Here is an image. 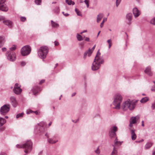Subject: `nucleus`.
I'll return each mask as SVG.
<instances>
[{
	"instance_id": "58",
	"label": "nucleus",
	"mask_w": 155,
	"mask_h": 155,
	"mask_svg": "<svg viewBox=\"0 0 155 155\" xmlns=\"http://www.w3.org/2000/svg\"><path fill=\"white\" fill-rule=\"evenodd\" d=\"M84 40L85 41H90V39L88 37H86V38H85Z\"/></svg>"
},
{
	"instance_id": "15",
	"label": "nucleus",
	"mask_w": 155,
	"mask_h": 155,
	"mask_svg": "<svg viewBox=\"0 0 155 155\" xmlns=\"http://www.w3.org/2000/svg\"><path fill=\"white\" fill-rule=\"evenodd\" d=\"M58 140L55 137L50 138V139H48V143L51 144H55L58 142Z\"/></svg>"
},
{
	"instance_id": "50",
	"label": "nucleus",
	"mask_w": 155,
	"mask_h": 155,
	"mask_svg": "<svg viewBox=\"0 0 155 155\" xmlns=\"http://www.w3.org/2000/svg\"><path fill=\"white\" fill-rule=\"evenodd\" d=\"M34 111L31 110H28L27 111V114H29L31 113H33Z\"/></svg>"
},
{
	"instance_id": "37",
	"label": "nucleus",
	"mask_w": 155,
	"mask_h": 155,
	"mask_svg": "<svg viewBox=\"0 0 155 155\" xmlns=\"http://www.w3.org/2000/svg\"><path fill=\"white\" fill-rule=\"evenodd\" d=\"M107 20V18H103V20L100 25V27L101 28H102L103 27L104 22L105 21H106Z\"/></svg>"
},
{
	"instance_id": "40",
	"label": "nucleus",
	"mask_w": 155,
	"mask_h": 155,
	"mask_svg": "<svg viewBox=\"0 0 155 155\" xmlns=\"http://www.w3.org/2000/svg\"><path fill=\"white\" fill-rule=\"evenodd\" d=\"M153 82L154 84V85L151 86V90L153 92H155V81H153Z\"/></svg>"
},
{
	"instance_id": "33",
	"label": "nucleus",
	"mask_w": 155,
	"mask_h": 155,
	"mask_svg": "<svg viewBox=\"0 0 155 155\" xmlns=\"http://www.w3.org/2000/svg\"><path fill=\"white\" fill-rule=\"evenodd\" d=\"M101 53L99 52V50H98L97 52L96 55L95 57V59H97L99 58H103L102 57L100 56L101 55Z\"/></svg>"
},
{
	"instance_id": "29",
	"label": "nucleus",
	"mask_w": 155,
	"mask_h": 155,
	"mask_svg": "<svg viewBox=\"0 0 155 155\" xmlns=\"http://www.w3.org/2000/svg\"><path fill=\"white\" fill-rule=\"evenodd\" d=\"M109 135L110 137L111 138H113L114 137H115L116 136V132H112L109 131Z\"/></svg>"
},
{
	"instance_id": "20",
	"label": "nucleus",
	"mask_w": 155,
	"mask_h": 155,
	"mask_svg": "<svg viewBox=\"0 0 155 155\" xmlns=\"http://www.w3.org/2000/svg\"><path fill=\"white\" fill-rule=\"evenodd\" d=\"M3 23L5 25L8 26L9 27H11L12 25V22L9 20H4L3 21Z\"/></svg>"
},
{
	"instance_id": "34",
	"label": "nucleus",
	"mask_w": 155,
	"mask_h": 155,
	"mask_svg": "<svg viewBox=\"0 0 155 155\" xmlns=\"http://www.w3.org/2000/svg\"><path fill=\"white\" fill-rule=\"evenodd\" d=\"M65 2L68 4L69 5L71 4L73 5L74 4V2H72L71 0H66Z\"/></svg>"
},
{
	"instance_id": "7",
	"label": "nucleus",
	"mask_w": 155,
	"mask_h": 155,
	"mask_svg": "<svg viewBox=\"0 0 155 155\" xmlns=\"http://www.w3.org/2000/svg\"><path fill=\"white\" fill-rule=\"evenodd\" d=\"M10 105L5 104L2 106L0 109V113L3 115H5L7 114L10 110Z\"/></svg>"
},
{
	"instance_id": "52",
	"label": "nucleus",
	"mask_w": 155,
	"mask_h": 155,
	"mask_svg": "<svg viewBox=\"0 0 155 155\" xmlns=\"http://www.w3.org/2000/svg\"><path fill=\"white\" fill-rule=\"evenodd\" d=\"M45 136L47 138V140L48 139H50V138L49 137V135L48 133H46V134H45Z\"/></svg>"
},
{
	"instance_id": "55",
	"label": "nucleus",
	"mask_w": 155,
	"mask_h": 155,
	"mask_svg": "<svg viewBox=\"0 0 155 155\" xmlns=\"http://www.w3.org/2000/svg\"><path fill=\"white\" fill-rule=\"evenodd\" d=\"M95 47H96V45H95L93 47V48H92V49H90V51H92V53L93 50H94V49H95Z\"/></svg>"
},
{
	"instance_id": "41",
	"label": "nucleus",
	"mask_w": 155,
	"mask_h": 155,
	"mask_svg": "<svg viewBox=\"0 0 155 155\" xmlns=\"http://www.w3.org/2000/svg\"><path fill=\"white\" fill-rule=\"evenodd\" d=\"M23 114L24 113H19L16 115V118H18L20 117H23Z\"/></svg>"
},
{
	"instance_id": "9",
	"label": "nucleus",
	"mask_w": 155,
	"mask_h": 155,
	"mask_svg": "<svg viewBox=\"0 0 155 155\" xmlns=\"http://www.w3.org/2000/svg\"><path fill=\"white\" fill-rule=\"evenodd\" d=\"M7 59L10 61H13L16 59V54L12 51H8L6 54Z\"/></svg>"
},
{
	"instance_id": "14",
	"label": "nucleus",
	"mask_w": 155,
	"mask_h": 155,
	"mask_svg": "<svg viewBox=\"0 0 155 155\" xmlns=\"http://www.w3.org/2000/svg\"><path fill=\"white\" fill-rule=\"evenodd\" d=\"M132 16V14L130 13L127 14L126 15V19L128 21L127 24L129 25H130L131 23Z\"/></svg>"
},
{
	"instance_id": "22",
	"label": "nucleus",
	"mask_w": 155,
	"mask_h": 155,
	"mask_svg": "<svg viewBox=\"0 0 155 155\" xmlns=\"http://www.w3.org/2000/svg\"><path fill=\"white\" fill-rule=\"evenodd\" d=\"M5 41V37L0 36V48L2 47Z\"/></svg>"
},
{
	"instance_id": "12",
	"label": "nucleus",
	"mask_w": 155,
	"mask_h": 155,
	"mask_svg": "<svg viewBox=\"0 0 155 155\" xmlns=\"http://www.w3.org/2000/svg\"><path fill=\"white\" fill-rule=\"evenodd\" d=\"M10 103L12 106L14 107H16L18 104V102L15 96H11L10 97Z\"/></svg>"
},
{
	"instance_id": "1",
	"label": "nucleus",
	"mask_w": 155,
	"mask_h": 155,
	"mask_svg": "<svg viewBox=\"0 0 155 155\" xmlns=\"http://www.w3.org/2000/svg\"><path fill=\"white\" fill-rule=\"evenodd\" d=\"M138 100H131L128 99L124 102L122 106L124 110H126L129 109L130 110H132L135 108Z\"/></svg>"
},
{
	"instance_id": "30",
	"label": "nucleus",
	"mask_w": 155,
	"mask_h": 155,
	"mask_svg": "<svg viewBox=\"0 0 155 155\" xmlns=\"http://www.w3.org/2000/svg\"><path fill=\"white\" fill-rule=\"evenodd\" d=\"M113 146L114 147L113 151L111 154V155H117V149L116 148H115V147L114 145H113Z\"/></svg>"
},
{
	"instance_id": "39",
	"label": "nucleus",
	"mask_w": 155,
	"mask_h": 155,
	"mask_svg": "<svg viewBox=\"0 0 155 155\" xmlns=\"http://www.w3.org/2000/svg\"><path fill=\"white\" fill-rule=\"evenodd\" d=\"M75 12H76V13H77V15L78 16H82V15L81 12L78 9L76 8L75 9Z\"/></svg>"
},
{
	"instance_id": "48",
	"label": "nucleus",
	"mask_w": 155,
	"mask_h": 155,
	"mask_svg": "<svg viewBox=\"0 0 155 155\" xmlns=\"http://www.w3.org/2000/svg\"><path fill=\"white\" fill-rule=\"evenodd\" d=\"M16 49V47L15 45H14L12 46L10 48L9 51H12L15 50Z\"/></svg>"
},
{
	"instance_id": "18",
	"label": "nucleus",
	"mask_w": 155,
	"mask_h": 155,
	"mask_svg": "<svg viewBox=\"0 0 155 155\" xmlns=\"http://www.w3.org/2000/svg\"><path fill=\"white\" fill-rule=\"evenodd\" d=\"M31 91L34 95H35L39 91H41V88L38 87L36 86L34 87L31 89Z\"/></svg>"
},
{
	"instance_id": "45",
	"label": "nucleus",
	"mask_w": 155,
	"mask_h": 155,
	"mask_svg": "<svg viewBox=\"0 0 155 155\" xmlns=\"http://www.w3.org/2000/svg\"><path fill=\"white\" fill-rule=\"evenodd\" d=\"M150 23L155 25V17L151 20Z\"/></svg>"
},
{
	"instance_id": "8",
	"label": "nucleus",
	"mask_w": 155,
	"mask_h": 155,
	"mask_svg": "<svg viewBox=\"0 0 155 155\" xmlns=\"http://www.w3.org/2000/svg\"><path fill=\"white\" fill-rule=\"evenodd\" d=\"M31 51V48L29 45L24 46L21 49V53L23 56H25L29 54Z\"/></svg>"
},
{
	"instance_id": "5",
	"label": "nucleus",
	"mask_w": 155,
	"mask_h": 155,
	"mask_svg": "<svg viewBox=\"0 0 155 155\" xmlns=\"http://www.w3.org/2000/svg\"><path fill=\"white\" fill-rule=\"evenodd\" d=\"M45 123L44 122H41L39 123L38 124L34 129V131L35 134H38V132L41 134H42L46 131V129L44 127Z\"/></svg>"
},
{
	"instance_id": "49",
	"label": "nucleus",
	"mask_w": 155,
	"mask_h": 155,
	"mask_svg": "<svg viewBox=\"0 0 155 155\" xmlns=\"http://www.w3.org/2000/svg\"><path fill=\"white\" fill-rule=\"evenodd\" d=\"M84 2L87 5V7L88 8L89 6V0H85Z\"/></svg>"
},
{
	"instance_id": "44",
	"label": "nucleus",
	"mask_w": 155,
	"mask_h": 155,
	"mask_svg": "<svg viewBox=\"0 0 155 155\" xmlns=\"http://www.w3.org/2000/svg\"><path fill=\"white\" fill-rule=\"evenodd\" d=\"M122 0H116V5L117 7H118L120 4Z\"/></svg>"
},
{
	"instance_id": "23",
	"label": "nucleus",
	"mask_w": 155,
	"mask_h": 155,
	"mask_svg": "<svg viewBox=\"0 0 155 155\" xmlns=\"http://www.w3.org/2000/svg\"><path fill=\"white\" fill-rule=\"evenodd\" d=\"M104 16V15L102 13H99L97 16V22L99 23Z\"/></svg>"
},
{
	"instance_id": "47",
	"label": "nucleus",
	"mask_w": 155,
	"mask_h": 155,
	"mask_svg": "<svg viewBox=\"0 0 155 155\" xmlns=\"http://www.w3.org/2000/svg\"><path fill=\"white\" fill-rule=\"evenodd\" d=\"M26 64V63L24 61H22L20 62V65L22 67L25 65Z\"/></svg>"
},
{
	"instance_id": "31",
	"label": "nucleus",
	"mask_w": 155,
	"mask_h": 155,
	"mask_svg": "<svg viewBox=\"0 0 155 155\" xmlns=\"http://www.w3.org/2000/svg\"><path fill=\"white\" fill-rule=\"evenodd\" d=\"M76 37L78 41H81L83 40L82 37L79 34H77Z\"/></svg>"
},
{
	"instance_id": "60",
	"label": "nucleus",
	"mask_w": 155,
	"mask_h": 155,
	"mask_svg": "<svg viewBox=\"0 0 155 155\" xmlns=\"http://www.w3.org/2000/svg\"><path fill=\"white\" fill-rule=\"evenodd\" d=\"M4 130V128L3 127H0V132H2Z\"/></svg>"
},
{
	"instance_id": "54",
	"label": "nucleus",
	"mask_w": 155,
	"mask_h": 155,
	"mask_svg": "<svg viewBox=\"0 0 155 155\" xmlns=\"http://www.w3.org/2000/svg\"><path fill=\"white\" fill-rule=\"evenodd\" d=\"M5 19L4 16L0 15V21L2 20H4Z\"/></svg>"
},
{
	"instance_id": "36",
	"label": "nucleus",
	"mask_w": 155,
	"mask_h": 155,
	"mask_svg": "<svg viewBox=\"0 0 155 155\" xmlns=\"http://www.w3.org/2000/svg\"><path fill=\"white\" fill-rule=\"evenodd\" d=\"M107 42L109 44L108 48L109 49H110L111 48L112 45V41L111 39H110L108 40L107 41Z\"/></svg>"
},
{
	"instance_id": "53",
	"label": "nucleus",
	"mask_w": 155,
	"mask_h": 155,
	"mask_svg": "<svg viewBox=\"0 0 155 155\" xmlns=\"http://www.w3.org/2000/svg\"><path fill=\"white\" fill-rule=\"evenodd\" d=\"M33 113H35L37 115H39L40 114V112L38 110L34 111Z\"/></svg>"
},
{
	"instance_id": "42",
	"label": "nucleus",
	"mask_w": 155,
	"mask_h": 155,
	"mask_svg": "<svg viewBox=\"0 0 155 155\" xmlns=\"http://www.w3.org/2000/svg\"><path fill=\"white\" fill-rule=\"evenodd\" d=\"M35 2L37 5H40L41 3V0H35Z\"/></svg>"
},
{
	"instance_id": "57",
	"label": "nucleus",
	"mask_w": 155,
	"mask_h": 155,
	"mask_svg": "<svg viewBox=\"0 0 155 155\" xmlns=\"http://www.w3.org/2000/svg\"><path fill=\"white\" fill-rule=\"evenodd\" d=\"M45 82V80H41L40 82H39V84H42L43 83Z\"/></svg>"
},
{
	"instance_id": "43",
	"label": "nucleus",
	"mask_w": 155,
	"mask_h": 155,
	"mask_svg": "<svg viewBox=\"0 0 155 155\" xmlns=\"http://www.w3.org/2000/svg\"><path fill=\"white\" fill-rule=\"evenodd\" d=\"M84 42H81L79 44V46L80 47L81 49H83L84 48Z\"/></svg>"
},
{
	"instance_id": "51",
	"label": "nucleus",
	"mask_w": 155,
	"mask_h": 155,
	"mask_svg": "<svg viewBox=\"0 0 155 155\" xmlns=\"http://www.w3.org/2000/svg\"><path fill=\"white\" fill-rule=\"evenodd\" d=\"M151 107L152 110L155 109V102L152 104Z\"/></svg>"
},
{
	"instance_id": "38",
	"label": "nucleus",
	"mask_w": 155,
	"mask_h": 155,
	"mask_svg": "<svg viewBox=\"0 0 155 155\" xmlns=\"http://www.w3.org/2000/svg\"><path fill=\"white\" fill-rule=\"evenodd\" d=\"M59 8L58 7H56L54 10V11L56 14H58L59 12Z\"/></svg>"
},
{
	"instance_id": "16",
	"label": "nucleus",
	"mask_w": 155,
	"mask_h": 155,
	"mask_svg": "<svg viewBox=\"0 0 155 155\" xmlns=\"http://www.w3.org/2000/svg\"><path fill=\"white\" fill-rule=\"evenodd\" d=\"M0 10L4 12H7L8 8L5 2L0 3Z\"/></svg>"
},
{
	"instance_id": "64",
	"label": "nucleus",
	"mask_w": 155,
	"mask_h": 155,
	"mask_svg": "<svg viewBox=\"0 0 155 155\" xmlns=\"http://www.w3.org/2000/svg\"><path fill=\"white\" fill-rule=\"evenodd\" d=\"M87 31V30H84V31H83L82 32H81L80 33V34H82L83 33H85V32H86Z\"/></svg>"
},
{
	"instance_id": "24",
	"label": "nucleus",
	"mask_w": 155,
	"mask_h": 155,
	"mask_svg": "<svg viewBox=\"0 0 155 155\" xmlns=\"http://www.w3.org/2000/svg\"><path fill=\"white\" fill-rule=\"evenodd\" d=\"M51 26L53 28H58L59 26V25L57 23L54 21L52 20L51 21Z\"/></svg>"
},
{
	"instance_id": "28",
	"label": "nucleus",
	"mask_w": 155,
	"mask_h": 155,
	"mask_svg": "<svg viewBox=\"0 0 155 155\" xmlns=\"http://www.w3.org/2000/svg\"><path fill=\"white\" fill-rule=\"evenodd\" d=\"M117 130V127L116 126H113L111 127L109 131L116 132Z\"/></svg>"
},
{
	"instance_id": "2",
	"label": "nucleus",
	"mask_w": 155,
	"mask_h": 155,
	"mask_svg": "<svg viewBox=\"0 0 155 155\" xmlns=\"http://www.w3.org/2000/svg\"><path fill=\"white\" fill-rule=\"evenodd\" d=\"M32 143L31 140H28L22 144H17L16 147L18 148H23L25 149L24 152L26 154L29 153L32 148Z\"/></svg>"
},
{
	"instance_id": "62",
	"label": "nucleus",
	"mask_w": 155,
	"mask_h": 155,
	"mask_svg": "<svg viewBox=\"0 0 155 155\" xmlns=\"http://www.w3.org/2000/svg\"><path fill=\"white\" fill-rule=\"evenodd\" d=\"M0 155H7V154L4 153V152H2L0 153Z\"/></svg>"
},
{
	"instance_id": "21",
	"label": "nucleus",
	"mask_w": 155,
	"mask_h": 155,
	"mask_svg": "<svg viewBox=\"0 0 155 155\" xmlns=\"http://www.w3.org/2000/svg\"><path fill=\"white\" fill-rule=\"evenodd\" d=\"M144 72L146 74L150 76H152L153 74L151 71V68L150 67H148L146 68Z\"/></svg>"
},
{
	"instance_id": "26",
	"label": "nucleus",
	"mask_w": 155,
	"mask_h": 155,
	"mask_svg": "<svg viewBox=\"0 0 155 155\" xmlns=\"http://www.w3.org/2000/svg\"><path fill=\"white\" fill-rule=\"evenodd\" d=\"M153 144V143L151 142H148L145 146V148L146 150L149 149L151 147Z\"/></svg>"
},
{
	"instance_id": "35",
	"label": "nucleus",
	"mask_w": 155,
	"mask_h": 155,
	"mask_svg": "<svg viewBox=\"0 0 155 155\" xmlns=\"http://www.w3.org/2000/svg\"><path fill=\"white\" fill-rule=\"evenodd\" d=\"M100 152L101 151L99 149V146H98L97 149L94 150V152L98 155L100 154Z\"/></svg>"
},
{
	"instance_id": "46",
	"label": "nucleus",
	"mask_w": 155,
	"mask_h": 155,
	"mask_svg": "<svg viewBox=\"0 0 155 155\" xmlns=\"http://www.w3.org/2000/svg\"><path fill=\"white\" fill-rule=\"evenodd\" d=\"M20 20L22 21H25L26 20V18L25 17L21 16L20 18Z\"/></svg>"
},
{
	"instance_id": "13",
	"label": "nucleus",
	"mask_w": 155,
	"mask_h": 155,
	"mask_svg": "<svg viewBox=\"0 0 155 155\" xmlns=\"http://www.w3.org/2000/svg\"><path fill=\"white\" fill-rule=\"evenodd\" d=\"M133 12L135 18L138 17L141 14L140 11L136 7H135L133 9Z\"/></svg>"
},
{
	"instance_id": "17",
	"label": "nucleus",
	"mask_w": 155,
	"mask_h": 155,
	"mask_svg": "<svg viewBox=\"0 0 155 155\" xmlns=\"http://www.w3.org/2000/svg\"><path fill=\"white\" fill-rule=\"evenodd\" d=\"M92 54V51H90V48H89L88 50L86 51H85L84 54L83 59H85L87 56L88 57H90Z\"/></svg>"
},
{
	"instance_id": "10",
	"label": "nucleus",
	"mask_w": 155,
	"mask_h": 155,
	"mask_svg": "<svg viewBox=\"0 0 155 155\" xmlns=\"http://www.w3.org/2000/svg\"><path fill=\"white\" fill-rule=\"evenodd\" d=\"M21 85L18 83H16L14 86L13 89L14 92L16 94H20L22 91V90L21 88Z\"/></svg>"
},
{
	"instance_id": "32",
	"label": "nucleus",
	"mask_w": 155,
	"mask_h": 155,
	"mask_svg": "<svg viewBox=\"0 0 155 155\" xmlns=\"http://www.w3.org/2000/svg\"><path fill=\"white\" fill-rule=\"evenodd\" d=\"M117 140V138L116 137V139L114 141V145L115 146H119L121 144V143L120 141H118Z\"/></svg>"
},
{
	"instance_id": "27",
	"label": "nucleus",
	"mask_w": 155,
	"mask_h": 155,
	"mask_svg": "<svg viewBox=\"0 0 155 155\" xmlns=\"http://www.w3.org/2000/svg\"><path fill=\"white\" fill-rule=\"evenodd\" d=\"M149 100V98L148 97H145L142 98L140 101L141 103H145L147 101Z\"/></svg>"
},
{
	"instance_id": "59",
	"label": "nucleus",
	"mask_w": 155,
	"mask_h": 155,
	"mask_svg": "<svg viewBox=\"0 0 155 155\" xmlns=\"http://www.w3.org/2000/svg\"><path fill=\"white\" fill-rule=\"evenodd\" d=\"M62 13L66 17H67L69 15V14L68 13H66L65 14H64V12H63Z\"/></svg>"
},
{
	"instance_id": "6",
	"label": "nucleus",
	"mask_w": 155,
	"mask_h": 155,
	"mask_svg": "<svg viewBox=\"0 0 155 155\" xmlns=\"http://www.w3.org/2000/svg\"><path fill=\"white\" fill-rule=\"evenodd\" d=\"M122 100V97L120 94H117L114 96L113 104L115 106V108L117 109H120Z\"/></svg>"
},
{
	"instance_id": "25",
	"label": "nucleus",
	"mask_w": 155,
	"mask_h": 155,
	"mask_svg": "<svg viewBox=\"0 0 155 155\" xmlns=\"http://www.w3.org/2000/svg\"><path fill=\"white\" fill-rule=\"evenodd\" d=\"M6 122L5 119L2 118H0V127H1Z\"/></svg>"
},
{
	"instance_id": "19",
	"label": "nucleus",
	"mask_w": 155,
	"mask_h": 155,
	"mask_svg": "<svg viewBox=\"0 0 155 155\" xmlns=\"http://www.w3.org/2000/svg\"><path fill=\"white\" fill-rule=\"evenodd\" d=\"M130 130L132 139L133 140H134L136 139L137 137V136L135 132V130L134 129H131Z\"/></svg>"
},
{
	"instance_id": "56",
	"label": "nucleus",
	"mask_w": 155,
	"mask_h": 155,
	"mask_svg": "<svg viewBox=\"0 0 155 155\" xmlns=\"http://www.w3.org/2000/svg\"><path fill=\"white\" fill-rule=\"evenodd\" d=\"M54 43L55 46H58L59 45V43L56 41H55Z\"/></svg>"
},
{
	"instance_id": "63",
	"label": "nucleus",
	"mask_w": 155,
	"mask_h": 155,
	"mask_svg": "<svg viewBox=\"0 0 155 155\" xmlns=\"http://www.w3.org/2000/svg\"><path fill=\"white\" fill-rule=\"evenodd\" d=\"M6 0H0V3L5 2Z\"/></svg>"
},
{
	"instance_id": "11",
	"label": "nucleus",
	"mask_w": 155,
	"mask_h": 155,
	"mask_svg": "<svg viewBox=\"0 0 155 155\" xmlns=\"http://www.w3.org/2000/svg\"><path fill=\"white\" fill-rule=\"evenodd\" d=\"M140 118V117L138 115L136 116L135 117H132L130 118L129 122L130 124L129 126L132 127L133 126V124L136 123L137 121Z\"/></svg>"
},
{
	"instance_id": "4",
	"label": "nucleus",
	"mask_w": 155,
	"mask_h": 155,
	"mask_svg": "<svg viewBox=\"0 0 155 155\" xmlns=\"http://www.w3.org/2000/svg\"><path fill=\"white\" fill-rule=\"evenodd\" d=\"M104 62V60L103 58H100L97 59H94L91 66V69L93 71H96L99 69L101 64Z\"/></svg>"
},
{
	"instance_id": "61",
	"label": "nucleus",
	"mask_w": 155,
	"mask_h": 155,
	"mask_svg": "<svg viewBox=\"0 0 155 155\" xmlns=\"http://www.w3.org/2000/svg\"><path fill=\"white\" fill-rule=\"evenodd\" d=\"M6 48H5V47L3 48H2V50L3 51H6Z\"/></svg>"
},
{
	"instance_id": "3",
	"label": "nucleus",
	"mask_w": 155,
	"mask_h": 155,
	"mask_svg": "<svg viewBox=\"0 0 155 155\" xmlns=\"http://www.w3.org/2000/svg\"><path fill=\"white\" fill-rule=\"evenodd\" d=\"M48 48L46 46H42L38 50V54L39 57L41 59H45L48 52Z\"/></svg>"
}]
</instances>
